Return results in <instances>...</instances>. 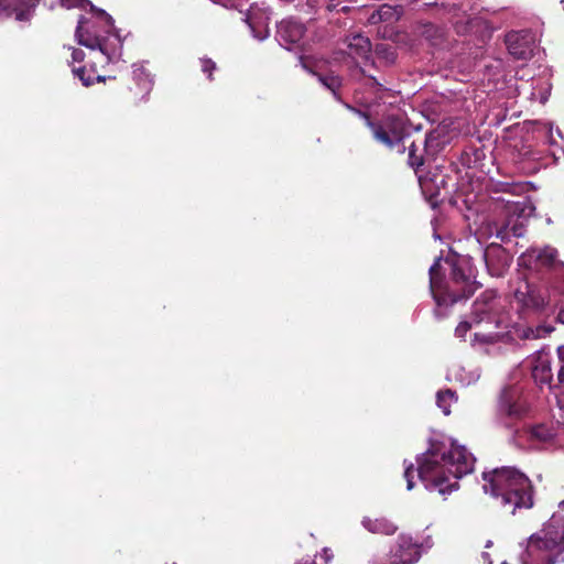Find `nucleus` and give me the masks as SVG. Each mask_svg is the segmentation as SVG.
Here are the masks:
<instances>
[{
    "instance_id": "f257e3e1",
    "label": "nucleus",
    "mask_w": 564,
    "mask_h": 564,
    "mask_svg": "<svg viewBox=\"0 0 564 564\" xmlns=\"http://www.w3.org/2000/svg\"><path fill=\"white\" fill-rule=\"evenodd\" d=\"M430 291L437 318L447 316L455 303L470 297L478 289L468 261L459 257L437 258L429 270Z\"/></svg>"
},
{
    "instance_id": "f03ea898",
    "label": "nucleus",
    "mask_w": 564,
    "mask_h": 564,
    "mask_svg": "<svg viewBox=\"0 0 564 564\" xmlns=\"http://www.w3.org/2000/svg\"><path fill=\"white\" fill-rule=\"evenodd\" d=\"M416 474L426 490L438 494L458 490V479L473 469V459L464 451H446L438 441H431L430 447L416 459Z\"/></svg>"
},
{
    "instance_id": "7ed1b4c3",
    "label": "nucleus",
    "mask_w": 564,
    "mask_h": 564,
    "mask_svg": "<svg viewBox=\"0 0 564 564\" xmlns=\"http://www.w3.org/2000/svg\"><path fill=\"white\" fill-rule=\"evenodd\" d=\"M61 4L67 9L89 7L96 20L105 29V34H99L95 29L94 22L80 17L76 28L75 36L78 44L91 50L98 48L108 62H115L120 58L122 52V39L115 28V21L105 10L97 8L89 0H61Z\"/></svg>"
},
{
    "instance_id": "20e7f679",
    "label": "nucleus",
    "mask_w": 564,
    "mask_h": 564,
    "mask_svg": "<svg viewBox=\"0 0 564 564\" xmlns=\"http://www.w3.org/2000/svg\"><path fill=\"white\" fill-rule=\"evenodd\" d=\"M563 553L564 517L553 513L542 530L527 540L519 560L521 564H556L564 561Z\"/></svg>"
},
{
    "instance_id": "39448f33",
    "label": "nucleus",
    "mask_w": 564,
    "mask_h": 564,
    "mask_svg": "<svg viewBox=\"0 0 564 564\" xmlns=\"http://www.w3.org/2000/svg\"><path fill=\"white\" fill-rule=\"evenodd\" d=\"M356 121L359 128L368 129L375 140L389 149L400 145L410 134L408 121L402 115L391 113L378 119L368 110L355 108Z\"/></svg>"
},
{
    "instance_id": "423d86ee",
    "label": "nucleus",
    "mask_w": 564,
    "mask_h": 564,
    "mask_svg": "<svg viewBox=\"0 0 564 564\" xmlns=\"http://www.w3.org/2000/svg\"><path fill=\"white\" fill-rule=\"evenodd\" d=\"M564 282L549 285H538L528 281L522 282L514 291V299L523 311L552 313L560 306L557 296L564 294Z\"/></svg>"
},
{
    "instance_id": "0eeeda50",
    "label": "nucleus",
    "mask_w": 564,
    "mask_h": 564,
    "mask_svg": "<svg viewBox=\"0 0 564 564\" xmlns=\"http://www.w3.org/2000/svg\"><path fill=\"white\" fill-rule=\"evenodd\" d=\"M482 478L487 482L484 485L485 492L488 491V486L491 494H532L534 490L528 476L514 467L484 471Z\"/></svg>"
},
{
    "instance_id": "6e6552de",
    "label": "nucleus",
    "mask_w": 564,
    "mask_h": 564,
    "mask_svg": "<svg viewBox=\"0 0 564 564\" xmlns=\"http://www.w3.org/2000/svg\"><path fill=\"white\" fill-rule=\"evenodd\" d=\"M509 54L519 61L531 59L538 50L539 39L531 29L512 30L505 36Z\"/></svg>"
},
{
    "instance_id": "1a4fd4ad",
    "label": "nucleus",
    "mask_w": 564,
    "mask_h": 564,
    "mask_svg": "<svg viewBox=\"0 0 564 564\" xmlns=\"http://www.w3.org/2000/svg\"><path fill=\"white\" fill-rule=\"evenodd\" d=\"M470 319L474 324H494L499 327L497 317V293L494 290H486L474 302Z\"/></svg>"
},
{
    "instance_id": "9d476101",
    "label": "nucleus",
    "mask_w": 564,
    "mask_h": 564,
    "mask_svg": "<svg viewBox=\"0 0 564 564\" xmlns=\"http://www.w3.org/2000/svg\"><path fill=\"white\" fill-rule=\"evenodd\" d=\"M402 14L403 6L401 4L391 6L384 3L373 9L371 13L368 12L366 4L355 8V19L368 24H377L379 22L393 23L397 22Z\"/></svg>"
},
{
    "instance_id": "9b49d317",
    "label": "nucleus",
    "mask_w": 564,
    "mask_h": 564,
    "mask_svg": "<svg viewBox=\"0 0 564 564\" xmlns=\"http://www.w3.org/2000/svg\"><path fill=\"white\" fill-rule=\"evenodd\" d=\"M421 556L420 546L405 534L399 535L389 553L390 564H414Z\"/></svg>"
},
{
    "instance_id": "f8f14e48",
    "label": "nucleus",
    "mask_w": 564,
    "mask_h": 564,
    "mask_svg": "<svg viewBox=\"0 0 564 564\" xmlns=\"http://www.w3.org/2000/svg\"><path fill=\"white\" fill-rule=\"evenodd\" d=\"M484 260L492 276H501L512 262V256L499 243H490L484 250Z\"/></svg>"
},
{
    "instance_id": "ddd939ff",
    "label": "nucleus",
    "mask_w": 564,
    "mask_h": 564,
    "mask_svg": "<svg viewBox=\"0 0 564 564\" xmlns=\"http://www.w3.org/2000/svg\"><path fill=\"white\" fill-rule=\"evenodd\" d=\"M34 7V0H0V20L14 14L17 21H29Z\"/></svg>"
},
{
    "instance_id": "4468645a",
    "label": "nucleus",
    "mask_w": 564,
    "mask_h": 564,
    "mask_svg": "<svg viewBox=\"0 0 564 564\" xmlns=\"http://www.w3.org/2000/svg\"><path fill=\"white\" fill-rule=\"evenodd\" d=\"M436 137H434L432 133L426 134L425 142H424V149L420 151L419 147L415 144V142H412L408 148V165L414 170L416 174H419L420 167L424 165V154L423 152L429 153L430 148L432 145V142L436 141ZM419 176V183L423 191H425L427 186V177L417 175Z\"/></svg>"
},
{
    "instance_id": "2eb2a0df",
    "label": "nucleus",
    "mask_w": 564,
    "mask_h": 564,
    "mask_svg": "<svg viewBox=\"0 0 564 564\" xmlns=\"http://www.w3.org/2000/svg\"><path fill=\"white\" fill-rule=\"evenodd\" d=\"M305 33L302 23L294 20H283L278 24L276 37L280 44L286 48L289 45L299 43Z\"/></svg>"
},
{
    "instance_id": "dca6fc26",
    "label": "nucleus",
    "mask_w": 564,
    "mask_h": 564,
    "mask_svg": "<svg viewBox=\"0 0 564 564\" xmlns=\"http://www.w3.org/2000/svg\"><path fill=\"white\" fill-rule=\"evenodd\" d=\"M242 20L248 24L254 39L263 41L269 36L268 18L260 10L248 11Z\"/></svg>"
},
{
    "instance_id": "f3484780",
    "label": "nucleus",
    "mask_w": 564,
    "mask_h": 564,
    "mask_svg": "<svg viewBox=\"0 0 564 564\" xmlns=\"http://www.w3.org/2000/svg\"><path fill=\"white\" fill-rule=\"evenodd\" d=\"M499 506L514 516L522 510H529L534 506L532 496H494Z\"/></svg>"
},
{
    "instance_id": "a211bd4d",
    "label": "nucleus",
    "mask_w": 564,
    "mask_h": 564,
    "mask_svg": "<svg viewBox=\"0 0 564 564\" xmlns=\"http://www.w3.org/2000/svg\"><path fill=\"white\" fill-rule=\"evenodd\" d=\"M495 236L502 242H508L511 237H523L525 234V226L514 217H510L503 224H495Z\"/></svg>"
},
{
    "instance_id": "6ab92c4d",
    "label": "nucleus",
    "mask_w": 564,
    "mask_h": 564,
    "mask_svg": "<svg viewBox=\"0 0 564 564\" xmlns=\"http://www.w3.org/2000/svg\"><path fill=\"white\" fill-rule=\"evenodd\" d=\"M361 525L373 534L393 535L398 531V525L386 518L364 517Z\"/></svg>"
},
{
    "instance_id": "aec40b11",
    "label": "nucleus",
    "mask_w": 564,
    "mask_h": 564,
    "mask_svg": "<svg viewBox=\"0 0 564 564\" xmlns=\"http://www.w3.org/2000/svg\"><path fill=\"white\" fill-rule=\"evenodd\" d=\"M532 377L535 382L541 384L550 383L553 378L551 360L546 354L540 352L535 359L534 365L532 366Z\"/></svg>"
},
{
    "instance_id": "412c9836",
    "label": "nucleus",
    "mask_w": 564,
    "mask_h": 564,
    "mask_svg": "<svg viewBox=\"0 0 564 564\" xmlns=\"http://www.w3.org/2000/svg\"><path fill=\"white\" fill-rule=\"evenodd\" d=\"M420 35L433 46H438L445 40V30L433 23H424L420 26Z\"/></svg>"
},
{
    "instance_id": "4be33fe9",
    "label": "nucleus",
    "mask_w": 564,
    "mask_h": 564,
    "mask_svg": "<svg viewBox=\"0 0 564 564\" xmlns=\"http://www.w3.org/2000/svg\"><path fill=\"white\" fill-rule=\"evenodd\" d=\"M529 257L543 267H552L557 258V250L551 247L533 248L529 251Z\"/></svg>"
},
{
    "instance_id": "5701e85b",
    "label": "nucleus",
    "mask_w": 564,
    "mask_h": 564,
    "mask_svg": "<svg viewBox=\"0 0 564 564\" xmlns=\"http://www.w3.org/2000/svg\"><path fill=\"white\" fill-rule=\"evenodd\" d=\"M371 43L368 37L355 34V66L359 64L358 58L366 64L370 58Z\"/></svg>"
},
{
    "instance_id": "b1692460",
    "label": "nucleus",
    "mask_w": 564,
    "mask_h": 564,
    "mask_svg": "<svg viewBox=\"0 0 564 564\" xmlns=\"http://www.w3.org/2000/svg\"><path fill=\"white\" fill-rule=\"evenodd\" d=\"M133 77L138 82L139 85L143 87L147 91H149L152 87V79L150 75L145 73V69L141 65H133Z\"/></svg>"
},
{
    "instance_id": "393cba45",
    "label": "nucleus",
    "mask_w": 564,
    "mask_h": 564,
    "mask_svg": "<svg viewBox=\"0 0 564 564\" xmlns=\"http://www.w3.org/2000/svg\"><path fill=\"white\" fill-rule=\"evenodd\" d=\"M453 399V392L451 390L438 391L436 394L437 405L443 410L444 414L448 415L449 411V400Z\"/></svg>"
},
{
    "instance_id": "a878e982",
    "label": "nucleus",
    "mask_w": 564,
    "mask_h": 564,
    "mask_svg": "<svg viewBox=\"0 0 564 564\" xmlns=\"http://www.w3.org/2000/svg\"><path fill=\"white\" fill-rule=\"evenodd\" d=\"M350 0H329L328 4L326 6L327 10L337 13H349L350 12Z\"/></svg>"
},
{
    "instance_id": "bb28decb",
    "label": "nucleus",
    "mask_w": 564,
    "mask_h": 564,
    "mask_svg": "<svg viewBox=\"0 0 564 564\" xmlns=\"http://www.w3.org/2000/svg\"><path fill=\"white\" fill-rule=\"evenodd\" d=\"M319 82L329 90L336 95L338 88L341 85V79L338 76L329 75V76H318Z\"/></svg>"
},
{
    "instance_id": "cd10ccee",
    "label": "nucleus",
    "mask_w": 564,
    "mask_h": 564,
    "mask_svg": "<svg viewBox=\"0 0 564 564\" xmlns=\"http://www.w3.org/2000/svg\"><path fill=\"white\" fill-rule=\"evenodd\" d=\"M553 330H554V327H552V326H547V327L539 326L535 329L528 327L522 332L521 338H524V339L539 338L542 336V334H541L542 332L550 334Z\"/></svg>"
},
{
    "instance_id": "c85d7f7f",
    "label": "nucleus",
    "mask_w": 564,
    "mask_h": 564,
    "mask_svg": "<svg viewBox=\"0 0 564 564\" xmlns=\"http://www.w3.org/2000/svg\"><path fill=\"white\" fill-rule=\"evenodd\" d=\"M531 435L534 438L543 442L549 441L553 436L552 432L543 425L534 426L531 431Z\"/></svg>"
},
{
    "instance_id": "c756f323",
    "label": "nucleus",
    "mask_w": 564,
    "mask_h": 564,
    "mask_svg": "<svg viewBox=\"0 0 564 564\" xmlns=\"http://www.w3.org/2000/svg\"><path fill=\"white\" fill-rule=\"evenodd\" d=\"M73 73L82 80L84 86H90L94 83L90 76H86V68L84 66L73 68Z\"/></svg>"
},
{
    "instance_id": "7c9ffc66",
    "label": "nucleus",
    "mask_w": 564,
    "mask_h": 564,
    "mask_svg": "<svg viewBox=\"0 0 564 564\" xmlns=\"http://www.w3.org/2000/svg\"><path fill=\"white\" fill-rule=\"evenodd\" d=\"M474 338H475V340L482 343V344H492L498 340V335L495 333H489V334L475 333Z\"/></svg>"
},
{
    "instance_id": "2f4dec72",
    "label": "nucleus",
    "mask_w": 564,
    "mask_h": 564,
    "mask_svg": "<svg viewBox=\"0 0 564 564\" xmlns=\"http://www.w3.org/2000/svg\"><path fill=\"white\" fill-rule=\"evenodd\" d=\"M202 72L207 74L208 78L212 79L213 70L216 69V63L209 58H202Z\"/></svg>"
},
{
    "instance_id": "473e14b6",
    "label": "nucleus",
    "mask_w": 564,
    "mask_h": 564,
    "mask_svg": "<svg viewBox=\"0 0 564 564\" xmlns=\"http://www.w3.org/2000/svg\"><path fill=\"white\" fill-rule=\"evenodd\" d=\"M557 355H558V360H560V370H558V373H557V379H558V382L564 384V346H560L557 348Z\"/></svg>"
},
{
    "instance_id": "72a5a7b5",
    "label": "nucleus",
    "mask_w": 564,
    "mask_h": 564,
    "mask_svg": "<svg viewBox=\"0 0 564 564\" xmlns=\"http://www.w3.org/2000/svg\"><path fill=\"white\" fill-rule=\"evenodd\" d=\"M414 474H415V470L413 468V465H409L406 468H405V471H404V477L406 479V488L408 490H411L413 489L414 487Z\"/></svg>"
},
{
    "instance_id": "f704fd0d",
    "label": "nucleus",
    "mask_w": 564,
    "mask_h": 564,
    "mask_svg": "<svg viewBox=\"0 0 564 564\" xmlns=\"http://www.w3.org/2000/svg\"><path fill=\"white\" fill-rule=\"evenodd\" d=\"M471 324H474L471 321H464L458 324V326L455 329V334L458 337H464L466 333L470 329Z\"/></svg>"
},
{
    "instance_id": "c9c22d12",
    "label": "nucleus",
    "mask_w": 564,
    "mask_h": 564,
    "mask_svg": "<svg viewBox=\"0 0 564 564\" xmlns=\"http://www.w3.org/2000/svg\"><path fill=\"white\" fill-rule=\"evenodd\" d=\"M473 21L470 19H468L466 22H459L457 21L455 23V29L457 31L458 34H465L468 32L469 30V25Z\"/></svg>"
},
{
    "instance_id": "e433bc0d",
    "label": "nucleus",
    "mask_w": 564,
    "mask_h": 564,
    "mask_svg": "<svg viewBox=\"0 0 564 564\" xmlns=\"http://www.w3.org/2000/svg\"><path fill=\"white\" fill-rule=\"evenodd\" d=\"M507 412H508L509 416H514V417H519L522 414V410L516 404H509Z\"/></svg>"
},
{
    "instance_id": "4c0bfd02",
    "label": "nucleus",
    "mask_w": 564,
    "mask_h": 564,
    "mask_svg": "<svg viewBox=\"0 0 564 564\" xmlns=\"http://www.w3.org/2000/svg\"><path fill=\"white\" fill-rule=\"evenodd\" d=\"M84 57H85V53L84 51L79 50V48H74L73 50V53H72V59L73 62H77V63H80L84 61Z\"/></svg>"
},
{
    "instance_id": "58836bf2",
    "label": "nucleus",
    "mask_w": 564,
    "mask_h": 564,
    "mask_svg": "<svg viewBox=\"0 0 564 564\" xmlns=\"http://www.w3.org/2000/svg\"><path fill=\"white\" fill-rule=\"evenodd\" d=\"M458 9H459V8H458V6H457L456 3H453V4L451 6V8H449V10H448V11H449V12H455V11H456V10H458Z\"/></svg>"
},
{
    "instance_id": "ea45409f",
    "label": "nucleus",
    "mask_w": 564,
    "mask_h": 564,
    "mask_svg": "<svg viewBox=\"0 0 564 564\" xmlns=\"http://www.w3.org/2000/svg\"><path fill=\"white\" fill-rule=\"evenodd\" d=\"M491 544H492V542H491V541H488V542L486 543V547H490V546H491Z\"/></svg>"
},
{
    "instance_id": "a19ab883",
    "label": "nucleus",
    "mask_w": 564,
    "mask_h": 564,
    "mask_svg": "<svg viewBox=\"0 0 564 564\" xmlns=\"http://www.w3.org/2000/svg\"><path fill=\"white\" fill-rule=\"evenodd\" d=\"M560 507L564 508V500L560 502Z\"/></svg>"
},
{
    "instance_id": "79ce46f5",
    "label": "nucleus",
    "mask_w": 564,
    "mask_h": 564,
    "mask_svg": "<svg viewBox=\"0 0 564 564\" xmlns=\"http://www.w3.org/2000/svg\"><path fill=\"white\" fill-rule=\"evenodd\" d=\"M400 152H404L405 151V147H402L401 150H399Z\"/></svg>"
},
{
    "instance_id": "37998d69",
    "label": "nucleus",
    "mask_w": 564,
    "mask_h": 564,
    "mask_svg": "<svg viewBox=\"0 0 564 564\" xmlns=\"http://www.w3.org/2000/svg\"><path fill=\"white\" fill-rule=\"evenodd\" d=\"M501 564H507L506 562L501 563Z\"/></svg>"
},
{
    "instance_id": "c03bdc74",
    "label": "nucleus",
    "mask_w": 564,
    "mask_h": 564,
    "mask_svg": "<svg viewBox=\"0 0 564 564\" xmlns=\"http://www.w3.org/2000/svg\"><path fill=\"white\" fill-rule=\"evenodd\" d=\"M312 564H315V563H312Z\"/></svg>"
}]
</instances>
